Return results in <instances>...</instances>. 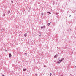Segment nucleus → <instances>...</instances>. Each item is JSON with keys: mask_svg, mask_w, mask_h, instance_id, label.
<instances>
[{"mask_svg": "<svg viewBox=\"0 0 76 76\" xmlns=\"http://www.w3.org/2000/svg\"><path fill=\"white\" fill-rule=\"evenodd\" d=\"M23 71L24 72H25L26 71V68H24L23 69Z\"/></svg>", "mask_w": 76, "mask_h": 76, "instance_id": "nucleus-1", "label": "nucleus"}, {"mask_svg": "<svg viewBox=\"0 0 76 76\" xmlns=\"http://www.w3.org/2000/svg\"><path fill=\"white\" fill-rule=\"evenodd\" d=\"M61 62V60H59L58 61L57 63H58V64H60V62Z\"/></svg>", "mask_w": 76, "mask_h": 76, "instance_id": "nucleus-2", "label": "nucleus"}, {"mask_svg": "<svg viewBox=\"0 0 76 76\" xmlns=\"http://www.w3.org/2000/svg\"><path fill=\"white\" fill-rule=\"evenodd\" d=\"M9 57L10 58V57H12V54H11V53H10L9 54Z\"/></svg>", "mask_w": 76, "mask_h": 76, "instance_id": "nucleus-3", "label": "nucleus"}, {"mask_svg": "<svg viewBox=\"0 0 76 76\" xmlns=\"http://www.w3.org/2000/svg\"><path fill=\"white\" fill-rule=\"evenodd\" d=\"M27 33H25L24 35V37H26V36H27Z\"/></svg>", "mask_w": 76, "mask_h": 76, "instance_id": "nucleus-4", "label": "nucleus"}, {"mask_svg": "<svg viewBox=\"0 0 76 76\" xmlns=\"http://www.w3.org/2000/svg\"><path fill=\"white\" fill-rule=\"evenodd\" d=\"M57 56V54H56L54 56V58H56L57 57V56Z\"/></svg>", "mask_w": 76, "mask_h": 76, "instance_id": "nucleus-5", "label": "nucleus"}, {"mask_svg": "<svg viewBox=\"0 0 76 76\" xmlns=\"http://www.w3.org/2000/svg\"><path fill=\"white\" fill-rule=\"evenodd\" d=\"M31 7H30L29 8V10H28V12H30V10H31Z\"/></svg>", "mask_w": 76, "mask_h": 76, "instance_id": "nucleus-6", "label": "nucleus"}, {"mask_svg": "<svg viewBox=\"0 0 76 76\" xmlns=\"http://www.w3.org/2000/svg\"><path fill=\"white\" fill-rule=\"evenodd\" d=\"M64 60V58H62V59H61L60 60H61V62L63 60Z\"/></svg>", "mask_w": 76, "mask_h": 76, "instance_id": "nucleus-7", "label": "nucleus"}, {"mask_svg": "<svg viewBox=\"0 0 76 76\" xmlns=\"http://www.w3.org/2000/svg\"><path fill=\"white\" fill-rule=\"evenodd\" d=\"M55 4V2L54 1H53V5H54Z\"/></svg>", "mask_w": 76, "mask_h": 76, "instance_id": "nucleus-8", "label": "nucleus"}, {"mask_svg": "<svg viewBox=\"0 0 76 76\" xmlns=\"http://www.w3.org/2000/svg\"><path fill=\"white\" fill-rule=\"evenodd\" d=\"M48 13H49V14H50V15H51V13H50V12H47Z\"/></svg>", "mask_w": 76, "mask_h": 76, "instance_id": "nucleus-9", "label": "nucleus"}, {"mask_svg": "<svg viewBox=\"0 0 76 76\" xmlns=\"http://www.w3.org/2000/svg\"><path fill=\"white\" fill-rule=\"evenodd\" d=\"M10 13V10L8 11V14H9V13Z\"/></svg>", "mask_w": 76, "mask_h": 76, "instance_id": "nucleus-10", "label": "nucleus"}, {"mask_svg": "<svg viewBox=\"0 0 76 76\" xmlns=\"http://www.w3.org/2000/svg\"><path fill=\"white\" fill-rule=\"evenodd\" d=\"M69 29H68V30H67V31H68L69 32V31H70H70H71V29H69Z\"/></svg>", "mask_w": 76, "mask_h": 76, "instance_id": "nucleus-11", "label": "nucleus"}, {"mask_svg": "<svg viewBox=\"0 0 76 76\" xmlns=\"http://www.w3.org/2000/svg\"><path fill=\"white\" fill-rule=\"evenodd\" d=\"M25 56H27V53H25Z\"/></svg>", "mask_w": 76, "mask_h": 76, "instance_id": "nucleus-12", "label": "nucleus"}, {"mask_svg": "<svg viewBox=\"0 0 76 76\" xmlns=\"http://www.w3.org/2000/svg\"><path fill=\"white\" fill-rule=\"evenodd\" d=\"M50 23H49L48 24V26H50Z\"/></svg>", "mask_w": 76, "mask_h": 76, "instance_id": "nucleus-13", "label": "nucleus"}, {"mask_svg": "<svg viewBox=\"0 0 76 76\" xmlns=\"http://www.w3.org/2000/svg\"><path fill=\"white\" fill-rule=\"evenodd\" d=\"M42 16H44V13H43V12L42 13Z\"/></svg>", "mask_w": 76, "mask_h": 76, "instance_id": "nucleus-14", "label": "nucleus"}, {"mask_svg": "<svg viewBox=\"0 0 76 76\" xmlns=\"http://www.w3.org/2000/svg\"><path fill=\"white\" fill-rule=\"evenodd\" d=\"M1 31H4V29H3V28H2V30H1Z\"/></svg>", "mask_w": 76, "mask_h": 76, "instance_id": "nucleus-15", "label": "nucleus"}, {"mask_svg": "<svg viewBox=\"0 0 76 76\" xmlns=\"http://www.w3.org/2000/svg\"><path fill=\"white\" fill-rule=\"evenodd\" d=\"M11 3H13V1L12 0L11 1Z\"/></svg>", "mask_w": 76, "mask_h": 76, "instance_id": "nucleus-16", "label": "nucleus"}, {"mask_svg": "<svg viewBox=\"0 0 76 76\" xmlns=\"http://www.w3.org/2000/svg\"><path fill=\"white\" fill-rule=\"evenodd\" d=\"M3 16H5V14H3Z\"/></svg>", "mask_w": 76, "mask_h": 76, "instance_id": "nucleus-17", "label": "nucleus"}, {"mask_svg": "<svg viewBox=\"0 0 76 76\" xmlns=\"http://www.w3.org/2000/svg\"><path fill=\"white\" fill-rule=\"evenodd\" d=\"M44 67H46V66L44 65Z\"/></svg>", "mask_w": 76, "mask_h": 76, "instance_id": "nucleus-18", "label": "nucleus"}, {"mask_svg": "<svg viewBox=\"0 0 76 76\" xmlns=\"http://www.w3.org/2000/svg\"><path fill=\"white\" fill-rule=\"evenodd\" d=\"M35 76H38V74H36L35 75Z\"/></svg>", "mask_w": 76, "mask_h": 76, "instance_id": "nucleus-19", "label": "nucleus"}, {"mask_svg": "<svg viewBox=\"0 0 76 76\" xmlns=\"http://www.w3.org/2000/svg\"><path fill=\"white\" fill-rule=\"evenodd\" d=\"M43 28H45V26H43Z\"/></svg>", "mask_w": 76, "mask_h": 76, "instance_id": "nucleus-20", "label": "nucleus"}, {"mask_svg": "<svg viewBox=\"0 0 76 76\" xmlns=\"http://www.w3.org/2000/svg\"><path fill=\"white\" fill-rule=\"evenodd\" d=\"M41 36V34H40V35H39V37H40V36Z\"/></svg>", "mask_w": 76, "mask_h": 76, "instance_id": "nucleus-21", "label": "nucleus"}, {"mask_svg": "<svg viewBox=\"0 0 76 76\" xmlns=\"http://www.w3.org/2000/svg\"><path fill=\"white\" fill-rule=\"evenodd\" d=\"M41 28L42 29V28H43V27H41Z\"/></svg>", "mask_w": 76, "mask_h": 76, "instance_id": "nucleus-22", "label": "nucleus"}, {"mask_svg": "<svg viewBox=\"0 0 76 76\" xmlns=\"http://www.w3.org/2000/svg\"><path fill=\"white\" fill-rule=\"evenodd\" d=\"M39 34H41V32H40V31L39 32Z\"/></svg>", "mask_w": 76, "mask_h": 76, "instance_id": "nucleus-23", "label": "nucleus"}, {"mask_svg": "<svg viewBox=\"0 0 76 76\" xmlns=\"http://www.w3.org/2000/svg\"><path fill=\"white\" fill-rule=\"evenodd\" d=\"M5 51L6 52V51H7V50H5Z\"/></svg>", "mask_w": 76, "mask_h": 76, "instance_id": "nucleus-24", "label": "nucleus"}, {"mask_svg": "<svg viewBox=\"0 0 76 76\" xmlns=\"http://www.w3.org/2000/svg\"><path fill=\"white\" fill-rule=\"evenodd\" d=\"M57 14H58V13L57 12V13H56V15H57Z\"/></svg>", "mask_w": 76, "mask_h": 76, "instance_id": "nucleus-25", "label": "nucleus"}, {"mask_svg": "<svg viewBox=\"0 0 76 76\" xmlns=\"http://www.w3.org/2000/svg\"><path fill=\"white\" fill-rule=\"evenodd\" d=\"M17 50H18V48H17Z\"/></svg>", "mask_w": 76, "mask_h": 76, "instance_id": "nucleus-26", "label": "nucleus"}, {"mask_svg": "<svg viewBox=\"0 0 76 76\" xmlns=\"http://www.w3.org/2000/svg\"><path fill=\"white\" fill-rule=\"evenodd\" d=\"M69 16L70 17H71V15H69Z\"/></svg>", "mask_w": 76, "mask_h": 76, "instance_id": "nucleus-27", "label": "nucleus"}, {"mask_svg": "<svg viewBox=\"0 0 76 76\" xmlns=\"http://www.w3.org/2000/svg\"><path fill=\"white\" fill-rule=\"evenodd\" d=\"M5 75H2V76H4Z\"/></svg>", "mask_w": 76, "mask_h": 76, "instance_id": "nucleus-28", "label": "nucleus"}, {"mask_svg": "<svg viewBox=\"0 0 76 76\" xmlns=\"http://www.w3.org/2000/svg\"><path fill=\"white\" fill-rule=\"evenodd\" d=\"M51 73H50V75L51 76Z\"/></svg>", "mask_w": 76, "mask_h": 76, "instance_id": "nucleus-29", "label": "nucleus"}, {"mask_svg": "<svg viewBox=\"0 0 76 76\" xmlns=\"http://www.w3.org/2000/svg\"><path fill=\"white\" fill-rule=\"evenodd\" d=\"M50 23H51V22H50Z\"/></svg>", "mask_w": 76, "mask_h": 76, "instance_id": "nucleus-30", "label": "nucleus"}, {"mask_svg": "<svg viewBox=\"0 0 76 76\" xmlns=\"http://www.w3.org/2000/svg\"><path fill=\"white\" fill-rule=\"evenodd\" d=\"M70 75H72L71 74H70Z\"/></svg>", "mask_w": 76, "mask_h": 76, "instance_id": "nucleus-31", "label": "nucleus"}]
</instances>
